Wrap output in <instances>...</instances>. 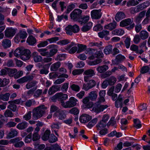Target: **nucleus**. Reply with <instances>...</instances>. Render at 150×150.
Masks as SVG:
<instances>
[{
  "instance_id": "obj_14",
  "label": "nucleus",
  "mask_w": 150,
  "mask_h": 150,
  "mask_svg": "<svg viewBox=\"0 0 150 150\" xmlns=\"http://www.w3.org/2000/svg\"><path fill=\"white\" fill-rule=\"evenodd\" d=\"M109 32L106 30H103L102 31L98 33V34L99 37L101 38H104L107 40H109L110 38L107 36L109 35Z\"/></svg>"
},
{
  "instance_id": "obj_30",
  "label": "nucleus",
  "mask_w": 150,
  "mask_h": 150,
  "mask_svg": "<svg viewBox=\"0 0 150 150\" xmlns=\"http://www.w3.org/2000/svg\"><path fill=\"white\" fill-rule=\"evenodd\" d=\"M108 85L110 86L114 85L116 82L117 80L116 78L114 76H111L107 79Z\"/></svg>"
},
{
  "instance_id": "obj_5",
  "label": "nucleus",
  "mask_w": 150,
  "mask_h": 150,
  "mask_svg": "<svg viewBox=\"0 0 150 150\" xmlns=\"http://www.w3.org/2000/svg\"><path fill=\"white\" fill-rule=\"evenodd\" d=\"M66 111L59 109L54 114L53 116L59 119L63 120L66 118Z\"/></svg>"
},
{
  "instance_id": "obj_64",
  "label": "nucleus",
  "mask_w": 150,
  "mask_h": 150,
  "mask_svg": "<svg viewBox=\"0 0 150 150\" xmlns=\"http://www.w3.org/2000/svg\"><path fill=\"white\" fill-rule=\"evenodd\" d=\"M49 72L48 69L47 68L43 67L40 70V73L41 74H45L46 75Z\"/></svg>"
},
{
  "instance_id": "obj_18",
  "label": "nucleus",
  "mask_w": 150,
  "mask_h": 150,
  "mask_svg": "<svg viewBox=\"0 0 150 150\" xmlns=\"http://www.w3.org/2000/svg\"><path fill=\"white\" fill-rule=\"evenodd\" d=\"M149 5V2L146 1L137 5L136 7L138 8L139 11H140L148 6Z\"/></svg>"
},
{
  "instance_id": "obj_50",
  "label": "nucleus",
  "mask_w": 150,
  "mask_h": 150,
  "mask_svg": "<svg viewBox=\"0 0 150 150\" xmlns=\"http://www.w3.org/2000/svg\"><path fill=\"white\" fill-rule=\"evenodd\" d=\"M57 138L53 134H51L49 138V141L50 143H53L57 141Z\"/></svg>"
},
{
  "instance_id": "obj_29",
  "label": "nucleus",
  "mask_w": 150,
  "mask_h": 150,
  "mask_svg": "<svg viewBox=\"0 0 150 150\" xmlns=\"http://www.w3.org/2000/svg\"><path fill=\"white\" fill-rule=\"evenodd\" d=\"M139 35L141 38L143 40L147 39L149 37L148 33L145 30L141 31L139 33Z\"/></svg>"
},
{
  "instance_id": "obj_62",
  "label": "nucleus",
  "mask_w": 150,
  "mask_h": 150,
  "mask_svg": "<svg viewBox=\"0 0 150 150\" xmlns=\"http://www.w3.org/2000/svg\"><path fill=\"white\" fill-rule=\"evenodd\" d=\"M122 87V85L120 83H118L114 87V91L115 93H117L119 92L121 90Z\"/></svg>"
},
{
  "instance_id": "obj_31",
  "label": "nucleus",
  "mask_w": 150,
  "mask_h": 150,
  "mask_svg": "<svg viewBox=\"0 0 150 150\" xmlns=\"http://www.w3.org/2000/svg\"><path fill=\"white\" fill-rule=\"evenodd\" d=\"M2 45L5 48L9 47L11 46V41L8 39H4L3 40Z\"/></svg>"
},
{
  "instance_id": "obj_53",
  "label": "nucleus",
  "mask_w": 150,
  "mask_h": 150,
  "mask_svg": "<svg viewBox=\"0 0 150 150\" xmlns=\"http://www.w3.org/2000/svg\"><path fill=\"white\" fill-rule=\"evenodd\" d=\"M115 117H112L111 118L110 121L108 122L107 125L110 126L111 125L116 127L115 125L116 124V121L115 120Z\"/></svg>"
},
{
  "instance_id": "obj_44",
  "label": "nucleus",
  "mask_w": 150,
  "mask_h": 150,
  "mask_svg": "<svg viewBox=\"0 0 150 150\" xmlns=\"http://www.w3.org/2000/svg\"><path fill=\"white\" fill-rule=\"evenodd\" d=\"M97 121V118H96L93 119L88 123V124L87 125V127L89 128H91L96 124Z\"/></svg>"
},
{
  "instance_id": "obj_49",
  "label": "nucleus",
  "mask_w": 150,
  "mask_h": 150,
  "mask_svg": "<svg viewBox=\"0 0 150 150\" xmlns=\"http://www.w3.org/2000/svg\"><path fill=\"white\" fill-rule=\"evenodd\" d=\"M69 85L68 83H64L61 88V90L63 92H67L69 87Z\"/></svg>"
},
{
  "instance_id": "obj_60",
  "label": "nucleus",
  "mask_w": 150,
  "mask_h": 150,
  "mask_svg": "<svg viewBox=\"0 0 150 150\" xmlns=\"http://www.w3.org/2000/svg\"><path fill=\"white\" fill-rule=\"evenodd\" d=\"M40 137L37 132H34L33 134L32 140L33 141H35L39 139Z\"/></svg>"
},
{
  "instance_id": "obj_51",
  "label": "nucleus",
  "mask_w": 150,
  "mask_h": 150,
  "mask_svg": "<svg viewBox=\"0 0 150 150\" xmlns=\"http://www.w3.org/2000/svg\"><path fill=\"white\" fill-rule=\"evenodd\" d=\"M5 68L8 70V74L10 76H12L13 74L17 72V70L15 69H12L8 67H5Z\"/></svg>"
},
{
  "instance_id": "obj_13",
  "label": "nucleus",
  "mask_w": 150,
  "mask_h": 150,
  "mask_svg": "<svg viewBox=\"0 0 150 150\" xmlns=\"http://www.w3.org/2000/svg\"><path fill=\"white\" fill-rule=\"evenodd\" d=\"M16 33V30L11 28L7 29L5 31V35L8 38L13 37Z\"/></svg>"
},
{
  "instance_id": "obj_56",
  "label": "nucleus",
  "mask_w": 150,
  "mask_h": 150,
  "mask_svg": "<svg viewBox=\"0 0 150 150\" xmlns=\"http://www.w3.org/2000/svg\"><path fill=\"white\" fill-rule=\"evenodd\" d=\"M66 58L65 54H60L57 55L55 58L57 60L62 61L64 60Z\"/></svg>"
},
{
  "instance_id": "obj_12",
  "label": "nucleus",
  "mask_w": 150,
  "mask_h": 150,
  "mask_svg": "<svg viewBox=\"0 0 150 150\" xmlns=\"http://www.w3.org/2000/svg\"><path fill=\"white\" fill-rule=\"evenodd\" d=\"M59 101L62 107L65 103L64 101L68 98V96L67 94H64L62 93H58Z\"/></svg>"
},
{
  "instance_id": "obj_41",
  "label": "nucleus",
  "mask_w": 150,
  "mask_h": 150,
  "mask_svg": "<svg viewBox=\"0 0 150 150\" xmlns=\"http://www.w3.org/2000/svg\"><path fill=\"white\" fill-rule=\"evenodd\" d=\"M10 96V94L9 93H6L4 94L0 95V99L4 101L8 100Z\"/></svg>"
},
{
  "instance_id": "obj_9",
  "label": "nucleus",
  "mask_w": 150,
  "mask_h": 150,
  "mask_svg": "<svg viewBox=\"0 0 150 150\" xmlns=\"http://www.w3.org/2000/svg\"><path fill=\"white\" fill-rule=\"evenodd\" d=\"M30 57V52L27 49L23 50L21 56V58L23 60H26Z\"/></svg>"
},
{
  "instance_id": "obj_36",
  "label": "nucleus",
  "mask_w": 150,
  "mask_h": 150,
  "mask_svg": "<svg viewBox=\"0 0 150 150\" xmlns=\"http://www.w3.org/2000/svg\"><path fill=\"white\" fill-rule=\"evenodd\" d=\"M106 126L105 123L101 121H100L96 125L97 129L98 130H101L104 128Z\"/></svg>"
},
{
  "instance_id": "obj_15",
  "label": "nucleus",
  "mask_w": 150,
  "mask_h": 150,
  "mask_svg": "<svg viewBox=\"0 0 150 150\" xmlns=\"http://www.w3.org/2000/svg\"><path fill=\"white\" fill-rule=\"evenodd\" d=\"M133 21V20L130 18L123 20L120 22V26L122 27L127 26L131 24Z\"/></svg>"
},
{
  "instance_id": "obj_26",
  "label": "nucleus",
  "mask_w": 150,
  "mask_h": 150,
  "mask_svg": "<svg viewBox=\"0 0 150 150\" xmlns=\"http://www.w3.org/2000/svg\"><path fill=\"white\" fill-rule=\"evenodd\" d=\"M17 134V131L14 129H11V131L7 135V138L10 139L16 136Z\"/></svg>"
},
{
  "instance_id": "obj_40",
  "label": "nucleus",
  "mask_w": 150,
  "mask_h": 150,
  "mask_svg": "<svg viewBox=\"0 0 150 150\" xmlns=\"http://www.w3.org/2000/svg\"><path fill=\"white\" fill-rule=\"evenodd\" d=\"M37 83V81H32L28 82L26 85V88L27 89H30L33 87H35Z\"/></svg>"
},
{
  "instance_id": "obj_59",
  "label": "nucleus",
  "mask_w": 150,
  "mask_h": 150,
  "mask_svg": "<svg viewBox=\"0 0 150 150\" xmlns=\"http://www.w3.org/2000/svg\"><path fill=\"white\" fill-rule=\"evenodd\" d=\"M70 88L72 90L76 92H78L80 89L79 86L78 85L75 84H72Z\"/></svg>"
},
{
  "instance_id": "obj_61",
  "label": "nucleus",
  "mask_w": 150,
  "mask_h": 150,
  "mask_svg": "<svg viewBox=\"0 0 150 150\" xmlns=\"http://www.w3.org/2000/svg\"><path fill=\"white\" fill-rule=\"evenodd\" d=\"M56 91L55 86H53L50 88L48 90V93L49 95H52Z\"/></svg>"
},
{
  "instance_id": "obj_38",
  "label": "nucleus",
  "mask_w": 150,
  "mask_h": 150,
  "mask_svg": "<svg viewBox=\"0 0 150 150\" xmlns=\"http://www.w3.org/2000/svg\"><path fill=\"white\" fill-rule=\"evenodd\" d=\"M102 62V60L101 59L98 58L93 61H89L88 64L90 66L95 65L101 63Z\"/></svg>"
},
{
  "instance_id": "obj_17",
  "label": "nucleus",
  "mask_w": 150,
  "mask_h": 150,
  "mask_svg": "<svg viewBox=\"0 0 150 150\" xmlns=\"http://www.w3.org/2000/svg\"><path fill=\"white\" fill-rule=\"evenodd\" d=\"M125 17V15L124 13L120 11L118 12L115 15V20L117 21H119Z\"/></svg>"
},
{
  "instance_id": "obj_33",
  "label": "nucleus",
  "mask_w": 150,
  "mask_h": 150,
  "mask_svg": "<svg viewBox=\"0 0 150 150\" xmlns=\"http://www.w3.org/2000/svg\"><path fill=\"white\" fill-rule=\"evenodd\" d=\"M83 74L85 75H88L90 77L94 76L95 74L94 71L91 69L86 70L84 72Z\"/></svg>"
},
{
  "instance_id": "obj_6",
  "label": "nucleus",
  "mask_w": 150,
  "mask_h": 150,
  "mask_svg": "<svg viewBox=\"0 0 150 150\" xmlns=\"http://www.w3.org/2000/svg\"><path fill=\"white\" fill-rule=\"evenodd\" d=\"M96 105L93 107L91 111L97 113L103 111L105 109L107 108L108 106L107 105H100L96 104Z\"/></svg>"
},
{
  "instance_id": "obj_11",
  "label": "nucleus",
  "mask_w": 150,
  "mask_h": 150,
  "mask_svg": "<svg viewBox=\"0 0 150 150\" xmlns=\"http://www.w3.org/2000/svg\"><path fill=\"white\" fill-rule=\"evenodd\" d=\"M92 119V117L88 114H83L79 117V121L82 123H85L88 122Z\"/></svg>"
},
{
  "instance_id": "obj_21",
  "label": "nucleus",
  "mask_w": 150,
  "mask_h": 150,
  "mask_svg": "<svg viewBox=\"0 0 150 150\" xmlns=\"http://www.w3.org/2000/svg\"><path fill=\"white\" fill-rule=\"evenodd\" d=\"M117 26V23L115 21L113 22L112 23L105 25L104 28L105 29H108L110 30H112L113 29L115 28Z\"/></svg>"
},
{
  "instance_id": "obj_42",
  "label": "nucleus",
  "mask_w": 150,
  "mask_h": 150,
  "mask_svg": "<svg viewBox=\"0 0 150 150\" xmlns=\"http://www.w3.org/2000/svg\"><path fill=\"white\" fill-rule=\"evenodd\" d=\"M134 127L137 129L140 128L142 127L141 122L138 119H136L134 120Z\"/></svg>"
},
{
  "instance_id": "obj_45",
  "label": "nucleus",
  "mask_w": 150,
  "mask_h": 150,
  "mask_svg": "<svg viewBox=\"0 0 150 150\" xmlns=\"http://www.w3.org/2000/svg\"><path fill=\"white\" fill-rule=\"evenodd\" d=\"M75 6L73 4L69 5L67 7L66 11L65 12L66 14L69 13L73 9L75 8Z\"/></svg>"
},
{
  "instance_id": "obj_52",
  "label": "nucleus",
  "mask_w": 150,
  "mask_h": 150,
  "mask_svg": "<svg viewBox=\"0 0 150 150\" xmlns=\"http://www.w3.org/2000/svg\"><path fill=\"white\" fill-rule=\"evenodd\" d=\"M18 33L22 39L26 38L27 36V34L25 31L20 30Z\"/></svg>"
},
{
  "instance_id": "obj_4",
  "label": "nucleus",
  "mask_w": 150,
  "mask_h": 150,
  "mask_svg": "<svg viewBox=\"0 0 150 150\" xmlns=\"http://www.w3.org/2000/svg\"><path fill=\"white\" fill-rule=\"evenodd\" d=\"M101 10L94 9L92 11L91 13V18L93 19L98 20L100 19L102 15Z\"/></svg>"
},
{
  "instance_id": "obj_8",
  "label": "nucleus",
  "mask_w": 150,
  "mask_h": 150,
  "mask_svg": "<svg viewBox=\"0 0 150 150\" xmlns=\"http://www.w3.org/2000/svg\"><path fill=\"white\" fill-rule=\"evenodd\" d=\"M34 77L33 75H30L25 76L17 80V82L20 84H22L32 80L34 78Z\"/></svg>"
},
{
  "instance_id": "obj_10",
  "label": "nucleus",
  "mask_w": 150,
  "mask_h": 150,
  "mask_svg": "<svg viewBox=\"0 0 150 150\" xmlns=\"http://www.w3.org/2000/svg\"><path fill=\"white\" fill-rule=\"evenodd\" d=\"M90 100L88 96L83 99L82 103L83 104V106L85 108H89L93 106V103L90 102Z\"/></svg>"
},
{
  "instance_id": "obj_16",
  "label": "nucleus",
  "mask_w": 150,
  "mask_h": 150,
  "mask_svg": "<svg viewBox=\"0 0 150 150\" xmlns=\"http://www.w3.org/2000/svg\"><path fill=\"white\" fill-rule=\"evenodd\" d=\"M96 50L95 49H93L91 48H89L87 49L85 52V53L86 54H88L89 55H90V56L89 57L88 59L90 60H93L96 57L95 56V55H94L93 53V51H95Z\"/></svg>"
},
{
  "instance_id": "obj_19",
  "label": "nucleus",
  "mask_w": 150,
  "mask_h": 150,
  "mask_svg": "<svg viewBox=\"0 0 150 150\" xmlns=\"http://www.w3.org/2000/svg\"><path fill=\"white\" fill-rule=\"evenodd\" d=\"M88 97L91 100H96L97 97V93L96 91H92L89 93Z\"/></svg>"
},
{
  "instance_id": "obj_54",
  "label": "nucleus",
  "mask_w": 150,
  "mask_h": 150,
  "mask_svg": "<svg viewBox=\"0 0 150 150\" xmlns=\"http://www.w3.org/2000/svg\"><path fill=\"white\" fill-rule=\"evenodd\" d=\"M125 59V57L124 56L119 54L116 56L115 60L117 62H120L124 60Z\"/></svg>"
},
{
  "instance_id": "obj_28",
  "label": "nucleus",
  "mask_w": 150,
  "mask_h": 150,
  "mask_svg": "<svg viewBox=\"0 0 150 150\" xmlns=\"http://www.w3.org/2000/svg\"><path fill=\"white\" fill-rule=\"evenodd\" d=\"M47 49L46 48H41L38 49L37 51L42 56H46L49 55V52L47 51Z\"/></svg>"
},
{
  "instance_id": "obj_57",
  "label": "nucleus",
  "mask_w": 150,
  "mask_h": 150,
  "mask_svg": "<svg viewBox=\"0 0 150 150\" xmlns=\"http://www.w3.org/2000/svg\"><path fill=\"white\" fill-rule=\"evenodd\" d=\"M141 39L139 35H136L134 37L133 41L134 43L137 44L140 42Z\"/></svg>"
},
{
  "instance_id": "obj_24",
  "label": "nucleus",
  "mask_w": 150,
  "mask_h": 150,
  "mask_svg": "<svg viewBox=\"0 0 150 150\" xmlns=\"http://www.w3.org/2000/svg\"><path fill=\"white\" fill-rule=\"evenodd\" d=\"M124 33V30L120 28L116 29L112 32V35H122Z\"/></svg>"
},
{
  "instance_id": "obj_35",
  "label": "nucleus",
  "mask_w": 150,
  "mask_h": 150,
  "mask_svg": "<svg viewBox=\"0 0 150 150\" xmlns=\"http://www.w3.org/2000/svg\"><path fill=\"white\" fill-rule=\"evenodd\" d=\"M77 46L78 47V50L77 51V53H80L84 51L87 48L86 45L82 44H78Z\"/></svg>"
},
{
  "instance_id": "obj_20",
  "label": "nucleus",
  "mask_w": 150,
  "mask_h": 150,
  "mask_svg": "<svg viewBox=\"0 0 150 150\" xmlns=\"http://www.w3.org/2000/svg\"><path fill=\"white\" fill-rule=\"evenodd\" d=\"M32 57L35 62H40L42 60V57L40 55H38L37 53L34 52L33 53Z\"/></svg>"
},
{
  "instance_id": "obj_7",
  "label": "nucleus",
  "mask_w": 150,
  "mask_h": 150,
  "mask_svg": "<svg viewBox=\"0 0 150 150\" xmlns=\"http://www.w3.org/2000/svg\"><path fill=\"white\" fill-rule=\"evenodd\" d=\"M20 140L19 137H16L11 139L10 142L14 144V146L15 147L21 148L23 146L24 144L23 142L20 141Z\"/></svg>"
},
{
  "instance_id": "obj_37",
  "label": "nucleus",
  "mask_w": 150,
  "mask_h": 150,
  "mask_svg": "<svg viewBox=\"0 0 150 150\" xmlns=\"http://www.w3.org/2000/svg\"><path fill=\"white\" fill-rule=\"evenodd\" d=\"M112 46L111 45H109L106 47L104 49V52L105 54L107 55L109 54L112 52Z\"/></svg>"
},
{
  "instance_id": "obj_25",
  "label": "nucleus",
  "mask_w": 150,
  "mask_h": 150,
  "mask_svg": "<svg viewBox=\"0 0 150 150\" xmlns=\"http://www.w3.org/2000/svg\"><path fill=\"white\" fill-rule=\"evenodd\" d=\"M27 42L30 45H33L36 42V39L33 36H29L27 40Z\"/></svg>"
},
{
  "instance_id": "obj_2",
  "label": "nucleus",
  "mask_w": 150,
  "mask_h": 150,
  "mask_svg": "<svg viewBox=\"0 0 150 150\" xmlns=\"http://www.w3.org/2000/svg\"><path fill=\"white\" fill-rule=\"evenodd\" d=\"M82 11L79 8L74 9L70 13V17L71 19L74 21H77L80 19L81 17Z\"/></svg>"
},
{
  "instance_id": "obj_43",
  "label": "nucleus",
  "mask_w": 150,
  "mask_h": 150,
  "mask_svg": "<svg viewBox=\"0 0 150 150\" xmlns=\"http://www.w3.org/2000/svg\"><path fill=\"white\" fill-rule=\"evenodd\" d=\"M139 4V2L136 0H129L127 3V5L128 6H135Z\"/></svg>"
},
{
  "instance_id": "obj_39",
  "label": "nucleus",
  "mask_w": 150,
  "mask_h": 150,
  "mask_svg": "<svg viewBox=\"0 0 150 150\" xmlns=\"http://www.w3.org/2000/svg\"><path fill=\"white\" fill-rule=\"evenodd\" d=\"M50 133V130H46L43 136L42 137V139L44 141H46L49 139Z\"/></svg>"
},
{
  "instance_id": "obj_3",
  "label": "nucleus",
  "mask_w": 150,
  "mask_h": 150,
  "mask_svg": "<svg viewBox=\"0 0 150 150\" xmlns=\"http://www.w3.org/2000/svg\"><path fill=\"white\" fill-rule=\"evenodd\" d=\"M78 100L73 97H71L68 101L65 102L62 107L64 108H71L76 105Z\"/></svg>"
},
{
  "instance_id": "obj_55",
  "label": "nucleus",
  "mask_w": 150,
  "mask_h": 150,
  "mask_svg": "<svg viewBox=\"0 0 150 150\" xmlns=\"http://www.w3.org/2000/svg\"><path fill=\"white\" fill-rule=\"evenodd\" d=\"M102 42H100L99 43L98 42H91L89 44V46L90 47L96 46L98 47H100L102 45Z\"/></svg>"
},
{
  "instance_id": "obj_34",
  "label": "nucleus",
  "mask_w": 150,
  "mask_h": 150,
  "mask_svg": "<svg viewBox=\"0 0 150 150\" xmlns=\"http://www.w3.org/2000/svg\"><path fill=\"white\" fill-rule=\"evenodd\" d=\"M23 50L21 48H18L14 51L13 54L17 57H21Z\"/></svg>"
},
{
  "instance_id": "obj_48",
  "label": "nucleus",
  "mask_w": 150,
  "mask_h": 150,
  "mask_svg": "<svg viewBox=\"0 0 150 150\" xmlns=\"http://www.w3.org/2000/svg\"><path fill=\"white\" fill-rule=\"evenodd\" d=\"M69 112L71 114L77 115L79 114V110L77 108L74 107L69 110Z\"/></svg>"
},
{
  "instance_id": "obj_1",
  "label": "nucleus",
  "mask_w": 150,
  "mask_h": 150,
  "mask_svg": "<svg viewBox=\"0 0 150 150\" xmlns=\"http://www.w3.org/2000/svg\"><path fill=\"white\" fill-rule=\"evenodd\" d=\"M47 108L44 105H40L33 110V117L34 120H37L45 114Z\"/></svg>"
},
{
  "instance_id": "obj_32",
  "label": "nucleus",
  "mask_w": 150,
  "mask_h": 150,
  "mask_svg": "<svg viewBox=\"0 0 150 150\" xmlns=\"http://www.w3.org/2000/svg\"><path fill=\"white\" fill-rule=\"evenodd\" d=\"M59 124L60 123L59 122L53 123L51 125V128H52V129H53L55 134L58 137L59 136V135L58 134L57 132L55 130V129H59Z\"/></svg>"
},
{
  "instance_id": "obj_46",
  "label": "nucleus",
  "mask_w": 150,
  "mask_h": 150,
  "mask_svg": "<svg viewBox=\"0 0 150 150\" xmlns=\"http://www.w3.org/2000/svg\"><path fill=\"white\" fill-rule=\"evenodd\" d=\"M72 26L71 25H69L65 28L66 33L67 34L69 35H72L73 33Z\"/></svg>"
},
{
  "instance_id": "obj_47",
  "label": "nucleus",
  "mask_w": 150,
  "mask_h": 150,
  "mask_svg": "<svg viewBox=\"0 0 150 150\" xmlns=\"http://www.w3.org/2000/svg\"><path fill=\"white\" fill-rule=\"evenodd\" d=\"M89 25H86L84 26L81 28L82 31L85 32L89 30L91 28L92 25V23L91 22H89L88 23Z\"/></svg>"
},
{
  "instance_id": "obj_58",
  "label": "nucleus",
  "mask_w": 150,
  "mask_h": 150,
  "mask_svg": "<svg viewBox=\"0 0 150 150\" xmlns=\"http://www.w3.org/2000/svg\"><path fill=\"white\" fill-rule=\"evenodd\" d=\"M4 115L6 117H12L13 116V114L10 110H7L4 112Z\"/></svg>"
},
{
  "instance_id": "obj_27",
  "label": "nucleus",
  "mask_w": 150,
  "mask_h": 150,
  "mask_svg": "<svg viewBox=\"0 0 150 150\" xmlns=\"http://www.w3.org/2000/svg\"><path fill=\"white\" fill-rule=\"evenodd\" d=\"M28 126V123L26 122H24L18 124L16 127L18 129L23 130L27 128Z\"/></svg>"
},
{
  "instance_id": "obj_63",
  "label": "nucleus",
  "mask_w": 150,
  "mask_h": 150,
  "mask_svg": "<svg viewBox=\"0 0 150 150\" xmlns=\"http://www.w3.org/2000/svg\"><path fill=\"white\" fill-rule=\"evenodd\" d=\"M31 111H29L23 117L24 118V119L26 121H28L31 118Z\"/></svg>"
},
{
  "instance_id": "obj_22",
  "label": "nucleus",
  "mask_w": 150,
  "mask_h": 150,
  "mask_svg": "<svg viewBox=\"0 0 150 150\" xmlns=\"http://www.w3.org/2000/svg\"><path fill=\"white\" fill-rule=\"evenodd\" d=\"M108 69V66L107 65H104L98 67L97 68V70L99 73H102L106 71Z\"/></svg>"
},
{
  "instance_id": "obj_23",
  "label": "nucleus",
  "mask_w": 150,
  "mask_h": 150,
  "mask_svg": "<svg viewBox=\"0 0 150 150\" xmlns=\"http://www.w3.org/2000/svg\"><path fill=\"white\" fill-rule=\"evenodd\" d=\"M61 65V62H58L52 64L50 67V70L52 71H55L57 70Z\"/></svg>"
}]
</instances>
